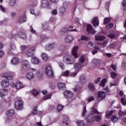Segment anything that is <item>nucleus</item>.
Instances as JSON below:
<instances>
[{
  "label": "nucleus",
  "instance_id": "f257e3e1",
  "mask_svg": "<svg viewBox=\"0 0 126 126\" xmlns=\"http://www.w3.org/2000/svg\"><path fill=\"white\" fill-rule=\"evenodd\" d=\"M45 72L49 77H54V71H53L51 65H48L45 68Z\"/></svg>",
  "mask_w": 126,
  "mask_h": 126
},
{
  "label": "nucleus",
  "instance_id": "f03ea898",
  "mask_svg": "<svg viewBox=\"0 0 126 126\" xmlns=\"http://www.w3.org/2000/svg\"><path fill=\"white\" fill-rule=\"evenodd\" d=\"M15 107L17 110H22L23 108V101L22 100H17L15 103Z\"/></svg>",
  "mask_w": 126,
  "mask_h": 126
},
{
  "label": "nucleus",
  "instance_id": "7ed1b4c3",
  "mask_svg": "<svg viewBox=\"0 0 126 126\" xmlns=\"http://www.w3.org/2000/svg\"><path fill=\"white\" fill-rule=\"evenodd\" d=\"M105 98H106V93H105V92L99 91L98 92V101H102Z\"/></svg>",
  "mask_w": 126,
  "mask_h": 126
},
{
  "label": "nucleus",
  "instance_id": "20e7f679",
  "mask_svg": "<svg viewBox=\"0 0 126 126\" xmlns=\"http://www.w3.org/2000/svg\"><path fill=\"white\" fill-rule=\"evenodd\" d=\"M41 8H47L50 6V3L48 0H41L40 4Z\"/></svg>",
  "mask_w": 126,
  "mask_h": 126
},
{
  "label": "nucleus",
  "instance_id": "39448f33",
  "mask_svg": "<svg viewBox=\"0 0 126 126\" xmlns=\"http://www.w3.org/2000/svg\"><path fill=\"white\" fill-rule=\"evenodd\" d=\"M87 31L88 32H89L90 34H95L96 32V31L93 29V27L91 25H88L87 28Z\"/></svg>",
  "mask_w": 126,
  "mask_h": 126
},
{
  "label": "nucleus",
  "instance_id": "423d86ee",
  "mask_svg": "<svg viewBox=\"0 0 126 126\" xmlns=\"http://www.w3.org/2000/svg\"><path fill=\"white\" fill-rule=\"evenodd\" d=\"M34 52H35V48L32 47L30 48L26 52V55L28 57H32L34 55Z\"/></svg>",
  "mask_w": 126,
  "mask_h": 126
},
{
  "label": "nucleus",
  "instance_id": "0eeeda50",
  "mask_svg": "<svg viewBox=\"0 0 126 126\" xmlns=\"http://www.w3.org/2000/svg\"><path fill=\"white\" fill-rule=\"evenodd\" d=\"M34 73L32 72H29L26 74V77L28 80H32L34 78Z\"/></svg>",
  "mask_w": 126,
  "mask_h": 126
},
{
  "label": "nucleus",
  "instance_id": "6e6552de",
  "mask_svg": "<svg viewBox=\"0 0 126 126\" xmlns=\"http://www.w3.org/2000/svg\"><path fill=\"white\" fill-rule=\"evenodd\" d=\"M23 67L25 70H30V66L29 64H28V61H24L23 62Z\"/></svg>",
  "mask_w": 126,
  "mask_h": 126
},
{
  "label": "nucleus",
  "instance_id": "1a4fd4ad",
  "mask_svg": "<svg viewBox=\"0 0 126 126\" xmlns=\"http://www.w3.org/2000/svg\"><path fill=\"white\" fill-rule=\"evenodd\" d=\"M64 95L66 98H72L73 96V93L70 91H65L64 92Z\"/></svg>",
  "mask_w": 126,
  "mask_h": 126
},
{
  "label": "nucleus",
  "instance_id": "9d476101",
  "mask_svg": "<svg viewBox=\"0 0 126 126\" xmlns=\"http://www.w3.org/2000/svg\"><path fill=\"white\" fill-rule=\"evenodd\" d=\"M64 62L66 63V64H72L74 62L73 60H71V58L70 57H66L64 59Z\"/></svg>",
  "mask_w": 126,
  "mask_h": 126
},
{
  "label": "nucleus",
  "instance_id": "9b49d317",
  "mask_svg": "<svg viewBox=\"0 0 126 126\" xmlns=\"http://www.w3.org/2000/svg\"><path fill=\"white\" fill-rule=\"evenodd\" d=\"M92 24H93L94 27L99 26V20H98V18L94 17L92 20Z\"/></svg>",
  "mask_w": 126,
  "mask_h": 126
},
{
  "label": "nucleus",
  "instance_id": "f8f14e48",
  "mask_svg": "<svg viewBox=\"0 0 126 126\" xmlns=\"http://www.w3.org/2000/svg\"><path fill=\"white\" fill-rule=\"evenodd\" d=\"M78 50V47L77 46H75L74 47L73 49L72 52V54L74 57L75 59H77L78 58V55H77V50Z\"/></svg>",
  "mask_w": 126,
  "mask_h": 126
},
{
  "label": "nucleus",
  "instance_id": "ddd939ff",
  "mask_svg": "<svg viewBox=\"0 0 126 126\" xmlns=\"http://www.w3.org/2000/svg\"><path fill=\"white\" fill-rule=\"evenodd\" d=\"M32 63L33 64H39L40 63V60L36 57H32Z\"/></svg>",
  "mask_w": 126,
  "mask_h": 126
},
{
  "label": "nucleus",
  "instance_id": "4468645a",
  "mask_svg": "<svg viewBox=\"0 0 126 126\" xmlns=\"http://www.w3.org/2000/svg\"><path fill=\"white\" fill-rule=\"evenodd\" d=\"M73 41L72 35H69L65 38V42L66 43H71Z\"/></svg>",
  "mask_w": 126,
  "mask_h": 126
},
{
  "label": "nucleus",
  "instance_id": "2eb2a0df",
  "mask_svg": "<svg viewBox=\"0 0 126 126\" xmlns=\"http://www.w3.org/2000/svg\"><path fill=\"white\" fill-rule=\"evenodd\" d=\"M87 121L89 124H93L94 123V119L93 116L90 115L87 117Z\"/></svg>",
  "mask_w": 126,
  "mask_h": 126
},
{
  "label": "nucleus",
  "instance_id": "dca6fc26",
  "mask_svg": "<svg viewBox=\"0 0 126 126\" xmlns=\"http://www.w3.org/2000/svg\"><path fill=\"white\" fill-rule=\"evenodd\" d=\"M66 7H67V3L65 2L63 3V7L60 9V12L62 14H63L65 12Z\"/></svg>",
  "mask_w": 126,
  "mask_h": 126
},
{
  "label": "nucleus",
  "instance_id": "f3484780",
  "mask_svg": "<svg viewBox=\"0 0 126 126\" xmlns=\"http://www.w3.org/2000/svg\"><path fill=\"white\" fill-rule=\"evenodd\" d=\"M11 63L12 64H14V65H16V64H18L19 63V59L16 57H14L12 60H11Z\"/></svg>",
  "mask_w": 126,
  "mask_h": 126
},
{
  "label": "nucleus",
  "instance_id": "a211bd4d",
  "mask_svg": "<svg viewBox=\"0 0 126 126\" xmlns=\"http://www.w3.org/2000/svg\"><path fill=\"white\" fill-rule=\"evenodd\" d=\"M1 85L2 87L4 88H6V87L9 86V82L6 81H2L1 83Z\"/></svg>",
  "mask_w": 126,
  "mask_h": 126
},
{
  "label": "nucleus",
  "instance_id": "6ab92c4d",
  "mask_svg": "<svg viewBox=\"0 0 126 126\" xmlns=\"http://www.w3.org/2000/svg\"><path fill=\"white\" fill-rule=\"evenodd\" d=\"M2 77L4 78H6V79H12L13 78V77L10 75H9L7 73H5L2 74Z\"/></svg>",
  "mask_w": 126,
  "mask_h": 126
},
{
  "label": "nucleus",
  "instance_id": "aec40b11",
  "mask_svg": "<svg viewBox=\"0 0 126 126\" xmlns=\"http://www.w3.org/2000/svg\"><path fill=\"white\" fill-rule=\"evenodd\" d=\"M88 89H89V90H91V91H95V86H94V84H93V83H89L88 85Z\"/></svg>",
  "mask_w": 126,
  "mask_h": 126
},
{
  "label": "nucleus",
  "instance_id": "412c9836",
  "mask_svg": "<svg viewBox=\"0 0 126 126\" xmlns=\"http://www.w3.org/2000/svg\"><path fill=\"white\" fill-rule=\"evenodd\" d=\"M96 41H103L106 39V37L104 36L97 35L95 37Z\"/></svg>",
  "mask_w": 126,
  "mask_h": 126
},
{
  "label": "nucleus",
  "instance_id": "4be33fe9",
  "mask_svg": "<svg viewBox=\"0 0 126 126\" xmlns=\"http://www.w3.org/2000/svg\"><path fill=\"white\" fill-rule=\"evenodd\" d=\"M23 88V85H22V83L20 82H18L16 84V89L18 90L19 89H21V88Z\"/></svg>",
  "mask_w": 126,
  "mask_h": 126
},
{
  "label": "nucleus",
  "instance_id": "5701e85b",
  "mask_svg": "<svg viewBox=\"0 0 126 126\" xmlns=\"http://www.w3.org/2000/svg\"><path fill=\"white\" fill-rule=\"evenodd\" d=\"M19 36L22 39H23L24 40H25L27 39V36H26V34L25 33L21 32L19 33Z\"/></svg>",
  "mask_w": 126,
  "mask_h": 126
},
{
  "label": "nucleus",
  "instance_id": "b1692460",
  "mask_svg": "<svg viewBox=\"0 0 126 126\" xmlns=\"http://www.w3.org/2000/svg\"><path fill=\"white\" fill-rule=\"evenodd\" d=\"M19 21L20 23H23L26 21V16L23 15L21 16L19 19Z\"/></svg>",
  "mask_w": 126,
  "mask_h": 126
},
{
  "label": "nucleus",
  "instance_id": "393cba45",
  "mask_svg": "<svg viewBox=\"0 0 126 126\" xmlns=\"http://www.w3.org/2000/svg\"><path fill=\"white\" fill-rule=\"evenodd\" d=\"M5 95H7V90L4 89L3 92H0V96L3 98Z\"/></svg>",
  "mask_w": 126,
  "mask_h": 126
},
{
  "label": "nucleus",
  "instance_id": "a878e982",
  "mask_svg": "<svg viewBox=\"0 0 126 126\" xmlns=\"http://www.w3.org/2000/svg\"><path fill=\"white\" fill-rule=\"evenodd\" d=\"M6 114L7 116H13V115H14V110L12 109H9L7 111Z\"/></svg>",
  "mask_w": 126,
  "mask_h": 126
},
{
  "label": "nucleus",
  "instance_id": "bb28decb",
  "mask_svg": "<svg viewBox=\"0 0 126 126\" xmlns=\"http://www.w3.org/2000/svg\"><path fill=\"white\" fill-rule=\"evenodd\" d=\"M11 50H9V53H11V51H14L15 50H16V46H15V44H14V43L12 42L11 43Z\"/></svg>",
  "mask_w": 126,
  "mask_h": 126
},
{
  "label": "nucleus",
  "instance_id": "cd10ccee",
  "mask_svg": "<svg viewBox=\"0 0 126 126\" xmlns=\"http://www.w3.org/2000/svg\"><path fill=\"white\" fill-rule=\"evenodd\" d=\"M86 78L83 76H81L80 77V82L82 84H84V83H86Z\"/></svg>",
  "mask_w": 126,
  "mask_h": 126
},
{
  "label": "nucleus",
  "instance_id": "c85d7f7f",
  "mask_svg": "<svg viewBox=\"0 0 126 126\" xmlns=\"http://www.w3.org/2000/svg\"><path fill=\"white\" fill-rule=\"evenodd\" d=\"M67 32H68V31L67 30V28L66 27L61 30L60 33L61 34V35H64V34H65V33H67Z\"/></svg>",
  "mask_w": 126,
  "mask_h": 126
},
{
  "label": "nucleus",
  "instance_id": "c756f323",
  "mask_svg": "<svg viewBox=\"0 0 126 126\" xmlns=\"http://www.w3.org/2000/svg\"><path fill=\"white\" fill-rule=\"evenodd\" d=\"M74 67L76 70H79V69L81 68V64L79 63H75Z\"/></svg>",
  "mask_w": 126,
  "mask_h": 126
},
{
  "label": "nucleus",
  "instance_id": "7c9ffc66",
  "mask_svg": "<svg viewBox=\"0 0 126 126\" xmlns=\"http://www.w3.org/2000/svg\"><path fill=\"white\" fill-rule=\"evenodd\" d=\"M54 48H55V44L52 43L46 47V50H47V51H50V50H52V49H54Z\"/></svg>",
  "mask_w": 126,
  "mask_h": 126
},
{
  "label": "nucleus",
  "instance_id": "2f4dec72",
  "mask_svg": "<svg viewBox=\"0 0 126 126\" xmlns=\"http://www.w3.org/2000/svg\"><path fill=\"white\" fill-rule=\"evenodd\" d=\"M91 114V115L92 116V115H95V114H100V113H99V112H98V111H97V109H96L94 108H92Z\"/></svg>",
  "mask_w": 126,
  "mask_h": 126
},
{
  "label": "nucleus",
  "instance_id": "473e14b6",
  "mask_svg": "<svg viewBox=\"0 0 126 126\" xmlns=\"http://www.w3.org/2000/svg\"><path fill=\"white\" fill-rule=\"evenodd\" d=\"M42 60L44 61V62H47L49 60V57L48 55L45 53H43L42 55Z\"/></svg>",
  "mask_w": 126,
  "mask_h": 126
},
{
  "label": "nucleus",
  "instance_id": "72a5a7b5",
  "mask_svg": "<svg viewBox=\"0 0 126 126\" xmlns=\"http://www.w3.org/2000/svg\"><path fill=\"white\" fill-rule=\"evenodd\" d=\"M58 88L59 89H64L65 88V85L63 83H59L58 84Z\"/></svg>",
  "mask_w": 126,
  "mask_h": 126
},
{
  "label": "nucleus",
  "instance_id": "f704fd0d",
  "mask_svg": "<svg viewBox=\"0 0 126 126\" xmlns=\"http://www.w3.org/2000/svg\"><path fill=\"white\" fill-rule=\"evenodd\" d=\"M114 113V111L113 110H107L105 113L106 117H109V116H112Z\"/></svg>",
  "mask_w": 126,
  "mask_h": 126
},
{
  "label": "nucleus",
  "instance_id": "c9c22d12",
  "mask_svg": "<svg viewBox=\"0 0 126 126\" xmlns=\"http://www.w3.org/2000/svg\"><path fill=\"white\" fill-rule=\"evenodd\" d=\"M93 63L95 65H98V64L101 63V60H97V59H94L93 61Z\"/></svg>",
  "mask_w": 126,
  "mask_h": 126
},
{
  "label": "nucleus",
  "instance_id": "e433bc0d",
  "mask_svg": "<svg viewBox=\"0 0 126 126\" xmlns=\"http://www.w3.org/2000/svg\"><path fill=\"white\" fill-rule=\"evenodd\" d=\"M16 3V0H10L9 4L10 6H14Z\"/></svg>",
  "mask_w": 126,
  "mask_h": 126
},
{
  "label": "nucleus",
  "instance_id": "4c0bfd02",
  "mask_svg": "<svg viewBox=\"0 0 126 126\" xmlns=\"http://www.w3.org/2000/svg\"><path fill=\"white\" fill-rule=\"evenodd\" d=\"M77 124H78V126H85V124L83 121L79 120L77 121Z\"/></svg>",
  "mask_w": 126,
  "mask_h": 126
},
{
  "label": "nucleus",
  "instance_id": "58836bf2",
  "mask_svg": "<svg viewBox=\"0 0 126 126\" xmlns=\"http://www.w3.org/2000/svg\"><path fill=\"white\" fill-rule=\"evenodd\" d=\"M31 94L33 96H37V95H38V94H39V92H38L37 90L33 89L32 91H31Z\"/></svg>",
  "mask_w": 126,
  "mask_h": 126
},
{
  "label": "nucleus",
  "instance_id": "ea45409f",
  "mask_svg": "<svg viewBox=\"0 0 126 126\" xmlns=\"http://www.w3.org/2000/svg\"><path fill=\"white\" fill-rule=\"evenodd\" d=\"M94 120L95 122H100L101 121V119H102V117L97 115L94 117Z\"/></svg>",
  "mask_w": 126,
  "mask_h": 126
},
{
  "label": "nucleus",
  "instance_id": "a19ab883",
  "mask_svg": "<svg viewBox=\"0 0 126 126\" xmlns=\"http://www.w3.org/2000/svg\"><path fill=\"white\" fill-rule=\"evenodd\" d=\"M79 62L80 63H83L85 62V57L84 56H81L79 58Z\"/></svg>",
  "mask_w": 126,
  "mask_h": 126
},
{
  "label": "nucleus",
  "instance_id": "79ce46f5",
  "mask_svg": "<svg viewBox=\"0 0 126 126\" xmlns=\"http://www.w3.org/2000/svg\"><path fill=\"white\" fill-rule=\"evenodd\" d=\"M105 83H106V79H104L101 81L100 83L99 84V85L102 87H105Z\"/></svg>",
  "mask_w": 126,
  "mask_h": 126
},
{
  "label": "nucleus",
  "instance_id": "37998d69",
  "mask_svg": "<svg viewBox=\"0 0 126 126\" xmlns=\"http://www.w3.org/2000/svg\"><path fill=\"white\" fill-rule=\"evenodd\" d=\"M52 97V94H47L43 97V100H48V99H51Z\"/></svg>",
  "mask_w": 126,
  "mask_h": 126
},
{
  "label": "nucleus",
  "instance_id": "c03bdc74",
  "mask_svg": "<svg viewBox=\"0 0 126 126\" xmlns=\"http://www.w3.org/2000/svg\"><path fill=\"white\" fill-rule=\"evenodd\" d=\"M66 28H67L68 32H71V31L76 32V31H77V30H75V29L72 30L73 28V27H72V26H70V27H66Z\"/></svg>",
  "mask_w": 126,
  "mask_h": 126
},
{
  "label": "nucleus",
  "instance_id": "a18cd8bd",
  "mask_svg": "<svg viewBox=\"0 0 126 126\" xmlns=\"http://www.w3.org/2000/svg\"><path fill=\"white\" fill-rule=\"evenodd\" d=\"M111 22V19L109 18H106L104 19V24L106 25L108 24V23H110Z\"/></svg>",
  "mask_w": 126,
  "mask_h": 126
},
{
  "label": "nucleus",
  "instance_id": "49530a36",
  "mask_svg": "<svg viewBox=\"0 0 126 126\" xmlns=\"http://www.w3.org/2000/svg\"><path fill=\"white\" fill-rule=\"evenodd\" d=\"M67 122H68V118L67 117L64 118L63 121V124H65L66 126H68V123Z\"/></svg>",
  "mask_w": 126,
  "mask_h": 126
},
{
  "label": "nucleus",
  "instance_id": "de8ad7c7",
  "mask_svg": "<svg viewBox=\"0 0 126 126\" xmlns=\"http://www.w3.org/2000/svg\"><path fill=\"white\" fill-rule=\"evenodd\" d=\"M122 68L124 70H126V61H124L122 63Z\"/></svg>",
  "mask_w": 126,
  "mask_h": 126
},
{
  "label": "nucleus",
  "instance_id": "09e8293b",
  "mask_svg": "<svg viewBox=\"0 0 126 126\" xmlns=\"http://www.w3.org/2000/svg\"><path fill=\"white\" fill-rule=\"evenodd\" d=\"M63 106L61 104L58 105V106L57 107L58 112H61L63 110Z\"/></svg>",
  "mask_w": 126,
  "mask_h": 126
},
{
  "label": "nucleus",
  "instance_id": "8fccbe9b",
  "mask_svg": "<svg viewBox=\"0 0 126 126\" xmlns=\"http://www.w3.org/2000/svg\"><path fill=\"white\" fill-rule=\"evenodd\" d=\"M32 115H37V106L33 108V111L32 112Z\"/></svg>",
  "mask_w": 126,
  "mask_h": 126
},
{
  "label": "nucleus",
  "instance_id": "3c124183",
  "mask_svg": "<svg viewBox=\"0 0 126 126\" xmlns=\"http://www.w3.org/2000/svg\"><path fill=\"white\" fill-rule=\"evenodd\" d=\"M94 100H95L94 96H90L87 98V101L89 102H92V101H94Z\"/></svg>",
  "mask_w": 126,
  "mask_h": 126
},
{
  "label": "nucleus",
  "instance_id": "603ef678",
  "mask_svg": "<svg viewBox=\"0 0 126 126\" xmlns=\"http://www.w3.org/2000/svg\"><path fill=\"white\" fill-rule=\"evenodd\" d=\"M86 113H87V110H86V106H85L84 107L83 113L82 114V117H84L85 115H86Z\"/></svg>",
  "mask_w": 126,
  "mask_h": 126
},
{
  "label": "nucleus",
  "instance_id": "864d4df0",
  "mask_svg": "<svg viewBox=\"0 0 126 126\" xmlns=\"http://www.w3.org/2000/svg\"><path fill=\"white\" fill-rule=\"evenodd\" d=\"M119 118H117V116H113L112 117V122H113L114 123H117V122H118V121H119Z\"/></svg>",
  "mask_w": 126,
  "mask_h": 126
},
{
  "label": "nucleus",
  "instance_id": "5fc2aeb1",
  "mask_svg": "<svg viewBox=\"0 0 126 126\" xmlns=\"http://www.w3.org/2000/svg\"><path fill=\"white\" fill-rule=\"evenodd\" d=\"M116 47V44L115 43H112L108 46L107 49H114Z\"/></svg>",
  "mask_w": 126,
  "mask_h": 126
},
{
  "label": "nucleus",
  "instance_id": "6e6d98bb",
  "mask_svg": "<svg viewBox=\"0 0 126 126\" xmlns=\"http://www.w3.org/2000/svg\"><path fill=\"white\" fill-rule=\"evenodd\" d=\"M119 114V116H121V117H123V116H125V115H126V111L123 112L122 111H120Z\"/></svg>",
  "mask_w": 126,
  "mask_h": 126
},
{
  "label": "nucleus",
  "instance_id": "4d7b16f0",
  "mask_svg": "<svg viewBox=\"0 0 126 126\" xmlns=\"http://www.w3.org/2000/svg\"><path fill=\"white\" fill-rule=\"evenodd\" d=\"M81 39V40H83V41H88V40H89V38L84 35L82 36Z\"/></svg>",
  "mask_w": 126,
  "mask_h": 126
},
{
  "label": "nucleus",
  "instance_id": "13d9d810",
  "mask_svg": "<svg viewBox=\"0 0 126 126\" xmlns=\"http://www.w3.org/2000/svg\"><path fill=\"white\" fill-rule=\"evenodd\" d=\"M37 5V1H34L32 4L30 5V8H32V7H35Z\"/></svg>",
  "mask_w": 126,
  "mask_h": 126
},
{
  "label": "nucleus",
  "instance_id": "bf43d9fd",
  "mask_svg": "<svg viewBox=\"0 0 126 126\" xmlns=\"http://www.w3.org/2000/svg\"><path fill=\"white\" fill-rule=\"evenodd\" d=\"M31 14H33L34 15H40V12H38L37 14H35L34 9L31 10Z\"/></svg>",
  "mask_w": 126,
  "mask_h": 126
},
{
  "label": "nucleus",
  "instance_id": "052dcab7",
  "mask_svg": "<svg viewBox=\"0 0 126 126\" xmlns=\"http://www.w3.org/2000/svg\"><path fill=\"white\" fill-rule=\"evenodd\" d=\"M108 42H109L108 40H105L104 41L102 42V47H106V46H107V44H108Z\"/></svg>",
  "mask_w": 126,
  "mask_h": 126
},
{
  "label": "nucleus",
  "instance_id": "680f3d73",
  "mask_svg": "<svg viewBox=\"0 0 126 126\" xmlns=\"http://www.w3.org/2000/svg\"><path fill=\"white\" fill-rule=\"evenodd\" d=\"M117 73H116V72H112L111 73V76L112 77V78H115V77H116V76H117Z\"/></svg>",
  "mask_w": 126,
  "mask_h": 126
},
{
  "label": "nucleus",
  "instance_id": "e2e57ef3",
  "mask_svg": "<svg viewBox=\"0 0 126 126\" xmlns=\"http://www.w3.org/2000/svg\"><path fill=\"white\" fill-rule=\"evenodd\" d=\"M20 49L21 51H25V50L27 49V46H26V45H21Z\"/></svg>",
  "mask_w": 126,
  "mask_h": 126
},
{
  "label": "nucleus",
  "instance_id": "0e129e2a",
  "mask_svg": "<svg viewBox=\"0 0 126 126\" xmlns=\"http://www.w3.org/2000/svg\"><path fill=\"white\" fill-rule=\"evenodd\" d=\"M121 103L123 105H126V100L125 98H121Z\"/></svg>",
  "mask_w": 126,
  "mask_h": 126
},
{
  "label": "nucleus",
  "instance_id": "69168bd1",
  "mask_svg": "<svg viewBox=\"0 0 126 126\" xmlns=\"http://www.w3.org/2000/svg\"><path fill=\"white\" fill-rule=\"evenodd\" d=\"M64 49H65V47H64V46L63 45H60L59 47V49L60 51H64Z\"/></svg>",
  "mask_w": 126,
  "mask_h": 126
},
{
  "label": "nucleus",
  "instance_id": "338daca9",
  "mask_svg": "<svg viewBox=\"0 0 126 126\" xmlns=\"http://www.w3.org/2000/svg\"><path fill=\"white\" fill-rule=\"evenodd\" d=\"M52 14L53 15H57L58 14V11H57V9H54L52 11Z\"/></svg>",
  "mask_w": 126,
  "mask_h": 126
},
{
  "label": "nucleus",
  "instance_id": "774afa93",
  "mask_svg": "<svg viewBox=\"0 0 126 126\" xmlns=\"http://www.w3.org/2000/svg\"><path fill=\"white\" fill-rule=\"evenodd\" d=\"M123 6L125 9H126V0H124L123 2Z\"/></svg>",
  "mask_w": 126,
  "mask_h": 126
}]
</instances>
